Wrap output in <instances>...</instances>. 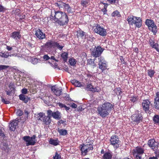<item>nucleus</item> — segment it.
I'll return each mask as SVG.
<instances>
[{"label": "nucleus", "instance_id": "1", "mask_svg": "<svg viewBox=\"0 0 159 159\" xmlns=\"http://www.w3.org/2000/svg\"><path fill=\"white\" fill-rule=\"evenodd\" d=\"M50 18L52 21L57 23L60 26L67 25L69 21L67 13L64 11H56L55 9L51 11Z\"/></svg>", "mask_w": 159, "mask_h": 159}, {"label": "nucleus", "instance_id": "2", "mask_svg": "<svg viewBox=\"0 0 159 159\" xmlns=\"http://www.w3.org/2000/svg\"><path fill=\"white\" fill-rule=\"evenodd\" d=\"M114 105L109 102H105L99 105L97 109L98 114L102 118L108 116L114 109Z\"/></svg>", "mask_w": 159, "mask_h": 159}, {"label": "nucleus", "instance_id": "3", "mask_svg": "<svg viewBox=\"0 0 159 159\" xmlns=\"http://www.w3.org/2000/svg\"><path fill=\"white\" fill-rule=\"evenodd\" d=\"M127 21L131 28L133 29V25H135L134 28H140L142 25L141 18L139 17H136L133 15L129 16L127 18Z\"/></svg>", "mask_w": 159, "mask_h": 159}, {"label": "nucleus", "instance_id": "4", "mask_svg": "<svg viewBox=\"0 0 159 159\" xmlns=\"http://www.w3.org/2000/svg\"><path fill=\"white\" fill-rule=\"evenodd\" d=\"M48 113L47 111V116H45V113L43 112H40L38 114L39 116L37 117L38 120L41 121L43 125H49L51 123L52 120Z\"/></svg>", "mask_w": 159, "mask_h": 159}, {"label": "nucleus", "instance_id": "5", "mask_svg": "<svg viewBox=\"0 0 159 159\" xmlns=\"http://www.w3.org/2000/svg\"><path fill=\"white\" fill-rule=\"evenodd\" d=\"M145 24L148 26L149 30L152 32L153 34L156 35L157 32V29L153 20L151 19H147L145 21Z\"/></svg>", "mask_w": 159, "mask_h": 159}, {"label": "nucleus", "instance_id": "6", "mask_svg": "<svg viewBox=\"0 0 159 159\" xmlns=\"http://www.w3.org/2000/svg\"><path fill=\"white\" fill-rule=\"evenodd\" d=\"M110 144L113 146L115 150L121 146V141L118 137L116 135H112L110 138Z\"/></svg>", "mask_w": 159, "mask_h": 159}, {"label": "nucleus", "instance_id": "7", "mask_svg": "<svg viewBox=\"0 0 159 159\" xmlns=\"http://www.w3.org/2000/svg\"><path fill=\"white\" fill-rule=\"evenodd\" d=\"M80 146H81L80 149L81 154L83 156L87 155L90 151L92 150L93 149V145L91 143L86 144L83 143Z\"/></svg>", "mask_w": 159, "mask_h": 159}, {"label": "nucleus", "instance_id": "8", "mask_svg": "<svg viewBox=\"0 0 159 159\" xmlns=\"http://www.w3.org/2000/svg\"><path fill=\"white\" fill-rule=\"evenodd\" d=\"M93 28L95 33L99 34L101 36L103 37L107 35L106 30L102 26H101L99 24H95L93 26Z\"/></svg>", "mask_w": 159, "mask_h": 159}, {"label": "nucleus", "instance_id": "9", "mask_svg": "<svg viewBox=\"0 0 159 159\" xmlns=\"http://www.w3.org/2000/svg\"><path fill=\"white\" fill-rule=\"evenodd\" d=\"M143 117L141 113H134L131 116V122L133 124H138L143 121Z\"/></svg>", "mask_w": 159, "mask_h": 159}, {"label": "nucleus", "instance_id": "10", "mask_svg": "<svg viewBox=\"0 0 159 159\" xmlns=\"http://www.w3.org/2000/svg\"><path fill=\"white\" fill-rule=\"evenodd\" d=\"M104 49L100 45L95 46L93 50L92 51V55L95 58L99 57L102 53Z\"/></svg>", "mask_w": 159, "mask_h": 159}, {"label": "nucleus", "instance_id": "11", "mask_svg": "<svg viewBox=\"0 0 159 159\" xmlns=\"http://www.w3.org/2000/svg\"><path fill=\"white\" fill-rule=\"evenodd\" d=\"M36 138V135H34L31 137L29 136H25L23 137V139L26 142V146H29V145H34L35 144Z\"/></svg>", "mask_w": 159, "mask_h": 159}, {"label": "nucleus", "instance_id": "12", "mask_svg": "<svg viewBox=\"0 0 159 159\" xmlns=\"http://www.w3.org/2000/svg\"><path fill=\"white\" fill-rule=\"evenodd\" d=\"M98 60L99 68L101 69L102 72H103L106 69L108 70V69H107L108 66L107 62L104 59L103 57H100L98 58Z\"/></svg>", "mask_w": 159, "mask_h": 159}, {"label": "nucleus", "instance_id": "13", "mask_svg": "<svg viewBox=\"0 0 159 159\" xmlns=\"http://www.w3.org/2000/svg\"><path fill=\"white\" fill-rule=\"evenodd\" d=\"M143 110L146 112H149V111L152 108V104L148 99L144 100L142 103Z\"/></svg>", "mask_w": 159, "mask_h": 159}, {"label": "nucleus", "instance_id": "14", "mask_svg": "<svg viewBox=\"0 0 159 159\" xmlns=\"http://www.w3.org/2000/svg\"><path fill=\"white\" fill-rule=\"evenodd\" d=\"M86 90L92 91L93 93L98 92L100 91V89L98 87L94 88L92 83L91 82H88L86 84V87H83Z\"/></svg>", "mask_w": 159, "mask_h": 159}, {"label": "nucleus", "instance_id": "15", "mask_svg": "<svg viewBox=\"0 0 159 159\" xmlns=\"http://www.w3.org/2000/svg\"><path fill=\"white\" fill-rule=\"evenodd\" d=\"M48 115L50 117H52L53 118L56 120H60L61 117V113L58 111L53 112L51 110H47Z\"/></svg>", "mask_w": 159, "mask_h": 159}, {"label": "nucleus", "instance_id": "16", "mask_svg": "<svg viewBox=\"0 0 159 159\" xmlns=\"http://www.w3.org/2000/svg\"><path fill=\"white\" fill-rule=\"evenodd\" d=\"M36 38L39 40H43L46 38L45 34L43 33L39 29H38L35 30L34 34Z\"/></svg>", "mask_w": 159, "mask_h": 159}, {"label": "nucleus", "instance_id": "17", "mask_svg": "<svg viewBox=\"0 0 159 159\" xmlns=\"http://www.w3.org/2000/svg\"><path fill=\"white\" fill-rule=\"evenodd\" d=\"M51 90L54 94L57 96H59L62 94V90L61 87H58L55 85L52 87Z\"/></svg>", "mask_w": 159, "mask_h": 159}, {"label": "nucleus", "instance_id": "18", "mask_svg": "<svg viewBox=\"0 0 159 159\" xmlns=\"http://www.w3.org/2000/svg\"><path fill=\"white\" fill-rule=\"evenodd\" d=\"M158 144V143L156 142L154 139H150L148 142V145L154 151L157 149Z\"/></svg>", "mask_w": 159, "mask_h": 159}, {"label": "nucleus", "instance_id": "19", "mask_svg": "<svg viewBox=\"0 0 159 159\" xmlns=\"http://www.w3.org/2000/svg\"><path fill=\"white\" fill-rule=\"evenodd\" d=\"M10 90H7L6 89L5 91L7 93V94L8 95H10L11 93H14L15 92V88L14 84L13 83H10L8 85Z\"/></svg>", "mask_w": 159, "mask_h": 159}, {"label": "nucleus", "instance_id": "20", "mask_svg": "<svg viewBox=\"0 0 159 159\" xmlns=\"http://www.w3.org/2000/svg\"><path fill=\"white\" fill-rule=\"evenodd\" d=\"M10 36L14 40L18 41L21 38V35L20 31H14L11 33Z\"/></svg>", "mask_w": 159, "mask_h": 159}, {"label": "nucleus", "instance_id": "21", "mask_svg": "<svg viewBox=\"0 0 159 159\" xmlns=\"http://www.w3.org/2000/svg\"><path fill=\"white\" fill-rule=\"evenodd\" d=\"M18 122L16 120H14L10 122L9 125V127L10 130L14 131L16 129V127L18 125Z\"/></svg>", "mask_w": 159, "mask_h": 159}, {"label": "nucleus", "instance_id": "22", "mask_svg": "<svg viewBox=\"0 0 159 159\" xmlns=\"http://www.w3.org/2000/svg\"><path fill=\"white\" fill-rule=\"evenodd\" d=\"M55 41L49 40L45 44V47L48 49H51L52 48H54Z\"/></svg>", "mask_w": 159, "mask_h": 159}, {"label": "nucleus", "instance_id": "23", "mask_svg": "<svg viewBox=\"0 0 159 159\" xmlns=\"http://www.w3.org/2000/svg\"><path fill=\"white\" fill-rule=\"evenodd\" d=\"M71 82L72 84L74 85L75 86L77 87H85V84L83 83H81L80 81L75 79L71 80Z\"/></svg>", "mask_w": 159, "mask_h": 159}, {"label": "nucleus", "instance_id": "24", "mask_svg": "<svg viewBox=\"0 0 159 159\" xmlns=\"http://www.w3.org/2000/svg\"><path fill=\"white\" fill-rule=\"evenodd\" d=\"M156 98L154 99V106L156 109H159V92L156 94Z\"/></svg>", "mask_w": 159, "mask_h": 159}, {"label": "nucleus", "instance_id": "25", "mask_svg": "<svg viewBox=\"0 0 159 159\" xmlns=\"http://www.w3.org/2000/svg\"><path fill=\"white\" fill-rule=\"evenodd\" d=\"M149 43L150 46L153 48H155L158 52H159L158 44L157 43H155L153 40L150 39L149 40Z\"/></svg>", "mask_w": 159, "mask_h": 159}, {"label": "nucleus", "instance_id": "26", "mask_svg": "<svg viewBox=\"0 0 159 159\" xmlns=\"http://www.w3.org/2000/svg\"><path fill=\"white\" fill-rule=\"evenodd\" d=\"M144 149L140 146L136 147L135 149L133 150V152L139 153L140 154H143L144 153Z\"/></svg>", "mask_w": 159, "mask_h": 159}, {"label": "nucleus", "instance_id": "27", "mask_svg": "<svg viewBox=\"0 0 159 159\" xmlns=\"http://www.w3.org/2000/svg\"><path fill=\"white\" fill-rule=\"evenodd\" d=\"M19 99L20 100L24 102L25 103H27L30 100V98L28 96H25L23 94H20L19 95Z\"/></svg>", "mask_w": 159, "mask_h": 159}, {"label": "nucleus", "instance_id": "28", "mask_svg": "<svg viewBox=\"0 0 159 159\" xmlns=\"http://www.w3.org/2000/svg\"><path fill=\"white\" fill-rule=\"evenodd\" d=\"M85 33L82 30L80 29L77 32V36L78 38L85 39L86 37Z\"/></svg>", "mask_w": 159, "mask_h": 159}, {"label": "nucleus", "instance_id": "29", "mask_svg": "<svg viewBox=\"0 0 159 159\" xmlns=\"http://www.w3.org/2000/svg\"><path fill=\"white\" fill-rule=\"evenodd\" d=\"M64 47V44L62 42H55L54 48H57L60 50H61Z\"/></svg>", "mask_w": 159, "mask_h": 159}, {"label": "nucleus", "instance_id": "30", "mask_svg": "<svg viewBox=\"0 0 159 159\" xmlns=\"http://www.w3.org/2000/svg\"><path fill=\"white\" fill-rule=\"evenodd\" d=\"M66 3L63 2L62 1L60 0L57 1V2H55L54 5L55 6L58 7L59 9H61L64 7V6L66 5Z\"/></svg>", "mask_w": 159, "mask_h": 159}, {"label": "nucleus", "instance_id": "31", "mask_svg": "<svg viewBox=\"0 0 159 159\" xmlns=\"http://www.w3.org/2000/svg\"><path fill=\"white\" fill-rule=\"evenodd\" d=\"M49 143L50 144L57 146L59 144L60 141L57 138L56 139L50 138L49 141Z\"/></svg>", "mask_w": 159, "mask_h": 159}, {"label": "nucleus", "instance_id": "32", "mask_svg": "<svg viewBox=\"0 0 159 159\" xmlns=\"http://www.w3.org/2000/svg\"><path fill=\"white\" fill-rule=\"evenodd\" d=\"M112 155L110 152H107L104 153L102 159H112Z\"/></svg>", "mask_w": 159, "mask_h": 159}, {"label": "nucleus", "instance_id": "33", "mask_svg": "<svg viewBox=\"0 0 159 159\" xmlns=\"http://www.w3.org/2000/svg\"><path fill=\"white\" fill-rule=\"evenodd\" d=\"M64 9L67 11L68 14H72L73 12L69 4H66V5L64 6Z\"/></svg>", "mask_w": 159, "mask_h": 159}, {"label": "nucleus", "instance_id": "34", "mask_svg": "<svg viewBox=\"0 0 159 159\" xmlns=\"http://www.w3.org/2000/svg\"><path fill=\"white\" fill-rule=\"evenodd\" d=\"M100 4H102L104 5V8L102 9L101 11L103 12V15L107 14V8L108 6L109 5L107 3H104L103 2L101 1L100 2Z\"/></svg>", "mask_w": 159, "mask_h": 159}, {"label": "nucleus", "instance_id": "35", "mask_svg": "<svg viewBox=\"0 0 159 159\" xmlns=\"http://www.w3.org/2000/svg\"><path fill=\"white\" fill-rule=\"evenodd\" d=\"M68 54L67 52H64L61 54V57H62L65 62H66L68 57Z\"/></svg>", "mask_w": 159, "mask_h": 159}, {"label": "nucleus", "instance_id": "36", "mask_svg": "<svg viewBox=\"0 0 159 159\" xmlns=\"http://www.w3.org/2000/svg\"><path fill=\"white\" fill-rule=\"evenodd\" d=\"M89 1V0H81V4L84 7H86L88 6Z\"/></svg>", "mask_w": 159, "mask_h": 159}, {"label": "nucleus", "instance_id": "37", "mask_svg": "<svg viewBox=\"0 0 159 159\" xmlns=\"http://www.w3.org/2000/svg\"><path fill=\"white\" fill-rule=\"evenodd\" d=\"M58 132L59 133L60 135H65L67 134V130L64 129H60L59 128L58 129Z\"/></svg>", "mask_w": 159, "mask_h": 159}, {"label": "nucleus", "instance_id": "38", "mask_svg": "<svg viewBox=\"0 0 159 159\" xmlns=\"http://www.w3.org/2000/svg\"><path fill=\"white\" fill-rule=\"evenodd\" d=\"M133 155L135 157V159H142V156L143 154H140L139 153L133 152Z\"/></svg>", "mask_w": 159, "mask_h": 159}, {"label": "nucleus", "instance_id": "39", "mask_svg": "<svg viewBox=\"0 0 159 159\" xmlns=\"http://www.w3.org/2000/svg\"><path fill=\"white\" fill-rule=\"evenodd\" d=\"M147 72L148 75L151 78L153 77L155 73L154 70L151 69L148 70Z\"/></svg>", "mask_w": 159, "mask_h": 159}, {"label": "nucleus", "instance_id": "40", "mask_svg": "<svg viewBox=\"0 0 159 159\" xmlns=\"http://www.w3.org/2000/svg\"><path fill=\"white\" fill-rule=\"evenodd\" d=\"M111 16L113 17L117 16V17H120V12L118 10H116L114 11L112 13Z\"/></svg>", "mask_w": 159, "mask_h": 159}, {"label": "nucleus", "instance_id": "41", "mask_svg": "<svg viewBox=\"0 0 159 159\" xmlns=\"http://www.w3.org/2000/svg\"><path fill=\"white\" fill-rule=\"evenodd\" d=\"M157 150L155 152V153L156 154L155 157H150V159L155 158V159H158L159 157V149H157Z\"/></svg>", "mask_w": 159, "mask_h": 159}, {"label": "nucleus", "instance_id": "42", "mask_svg": "<svg viewBox=\"0 0 159 159\" xmlns=\"http://www.w3.org/2000/svg\"><path fill=\"white\" fill-rule=\"evenodd\" d=\"M9 55L8 52H0V56L2 57L7 58L9 57Z\"/></svg>", "mask_w": 159, "mask_h": 159}, {"label": "nucleus", "instance_id": "43", "mask_svg": "<svg viewBox=\"0 0 159 159\" xmlns=\"http://www.w3.org/2000/svg\"><path fill=\"white\" fill-rule=\"evenodd\" d=\"M153 120L155 123H159V115H155L153 117Z\"/></svg>", "mask_w": 159, "mask_h": 159}, {"label": "nucleus", "instance_id": "44", "mask_svg": "<svg viewBox=\"0 0 159 159\" xmlns=\"http://www.w3.org/2000/svg\"><path fill=\"white\" fill-rule=\"evenodd\" d=\"M107 1L111 4H118V0H107Z\"/></svg>", "mask_w": 159, "mask_h": 159}, {"label": "nucleus", "instance_id": "45", "mask_svg": "<svg viewBox=\"0 0 159 159\" xmlns=\"http://www.w3.org/2000/svg\"><path fill=\"white\" fill-rule=\"evenodd\" d=\"M69 62L71 66H74L76 63V60L73 58H70L69 60Z\"/></svg>", "mask_w": 159, "mask_h": 159}, {"label": "nucleus", "instance_id": "46", "mask_svg": "<svg viewBox=\"0 0 159 159\" xmlns=\"http://www.w3.org/2000/svg\"><path fill=\"white\" fill-rule=\"evenodd\" d=\"M53 159H62V158L61 155L56 152L55 153V156L53 157Z\"/></svg>", "mask_w": 159, "mask_h": 159}, {"label": "nucleus", "instance_id": "47", "mask_svg": "<svg viewBox=\"0 0 159 159\" xmlns=\"http://www.w3.org/2000/svg\"><path fill=\"white\" fill-rule=\"evenodd\" d=\"M4 129L2 127L0 128V137H2L3 138H5L6 137V135L4 134L3 130H4Z\"/></svg>", "mask_w": 159, "mask_h": 159}, {"label": "nucleus", "instance_id": "48", "mask_svg": "<svg viewBox=\"0 0 159 159\" xmlns=\"http://www.w3.org/2000/svg\"><path fill=\"white\" fill-rule=\"evenodd\" d=\"M12 12L15 15L18 16L20 13V10L19 9H16L15 10H13Z\"/></svg>", "mask_w": 159, "mask_h": 159}, {"label": "nucleus", "instance_id": "49", "mask_svg": "<svg viewBox=\"0 0 159 159\" xmlns=\"http://www.w3.org/2000/svg\"><path fill=\"white\" fill-rule=\"evenodd\" d=\"M116 93L118 96L120 95L121 93H122L121 91V89L120 87H118L116 89Z\"/></svg>", "mask_w": 159, "mask_h": 159}, {"label": "nucleus", "instance_id": "50", "mask_svg": "<svg viewBox=\"0 0 159 159\" xmlns=\"http://www.w3.org/2000/svg\"><path fill=\"white\" fill-rule=\"evenodd\" d=\"M2 150L5 151L6 152L8 153L10 151L11 148H9L8 146L6 147H2Z\"/></svg>", "mask_w": 159, "mask_h": 159}, {"label": "nucleus", "instance_id": "51", "mask_svg": "<svg viewBox=\"0 0 159 159\" xmlns=\"http://www.w3.org/2000/svg\"><path fill=\"white\" fill-rule=\"evenodd\" d=\"M139 99L138 96H133V97H131L130 100L133 102H134L136 101H137Z\"/></svg>", "mask_w": 159, "mask_h": 159}, {"label": "nucleus", "instance_id": "52", "mask_svg": "<svg viewBox=\"0 0 159 159\" xmlns=\"http://www.w3.org/2000/svg\"><path fill=\"white\" fill-rule=\"evenodd\" d=\"M9 67L8 66H6L3 65H0V71L2 70L6 69Z\"/></svg>", "mask_w": 159, "mask_h": 159}, {"label": "nucleus", "instance_id": "53", "mask_svg": "<svg viewBox=\"0 0 159 159\" xmlns=\"http://www.w3.org/2000/svg\"><path fill=\"white\" fill-rule=\"evenodd\" d=\"M16 113L19 116H21L23 115V112L21 110L19 109L17 111Z\"/></svg>", "mask_w": 159, "mask_h": 159}, {"label": "nucleus", "instance_id": "54", "mask_svg": "<svg viewBox=\"0 0 159 159\" xmlns=\"http://www.w3.org/2000/svg\"><path fill=\"white\" fill-rule=\"evenodd\" d=\"M39 62V60L37 58H33L32 59V63L34 64H36Z\"/></svg>", "mask_w": 159, "mask_h": 159}, {"label": "nucleus", "instance_id": "55", "mask_svg": "<svg viewBox=\"0 0 159 159\" xmlns=\"http://www.w3.org/2000/svg\"><path fill=\"white\" fill-rule=\"evenodd\" d=\"M6 10V9L2 5H0V12H4Z\"/></svg>", "mask_w": 159, "mask_h": 159}, {"label": "nucleus", "instance_id": "56", "mask_svg": "<svg viewBox=\"0 0 159 159\" xmlns=\"http://www.w3.org/2000/svg\"><path fill=\"white\" fill-rule=\"evenodd\" d=\"M120 60L121 61V63L124 64H126V62L125 61L124 58L122 56H120Z\"/></svg>", "mask_w": 159, "mask_h": 159}, {"label": "nucleus", "instance_id": "57", "mask_svg": "<svg viewBox=\"0 0 159 159\" xmlns=\"http://www.w3.org/2000/svg\"><path fill=\"white\" fill-rule=\"evenodd\" d=\"M2 101L5 104H8L10 103L9 101L8 100L6 99H4L3 98L2 99Z\"/></svg>", "mask_w": 159, "mask_h": 159}, {"label": "nucleus", "instance_id": "58", "mask_svg": "<svg viewBox=\"0 0 159 159\" xmlns=\"http://www.w3.org/2000/svg\"><path fill=\"white\" fill-rule=\"evenodd\" d=\"M27 89H23L21 90V93L23 94H25L27 93Z\"/></svg>", "mask_w": 159, "mask_h": 159}, {"label": "nucleus", "instance_id": "59", "mask_svg": "<svg viewBox=\"0 0 159 159\" xmlns=\"http://www.w3.org/2000/svg\"><path fill=\"white\" fill-rule=\"evenodd\" d=\"M63 97L65 98V99L66 100L70 101L71 100V98H70L69 95L66 94V96Z\"/></svg>", "mask_w": 159, "mask_h": 159}, {"label": "nucleus", "instance_id": "60", "mask_svg": "<svg viewBox=\"0 0 159 159\" xmlns=\"http://www.w3.org/2000/svg\"><path fill=\"white\" fill-rule=\"evenodd\" d=\"M43 58L45 60L47 61L50 59V58L47 55H45L43 56Z\"/></svg>", "mask_w": 159, "mask_h": 159}, {"label": "nucleus", "instance_id": "61", "mask_svg": "<svg viewBox=\"0 0 159 159\" xmlns=\"http://www.w3.org/2000/svg\"><path fill=\"white\" fill-rule=\"evenodd\" d=\"M72 108H75L77 107V105L74 103H72L70 105Z\"/></svg>", "mask_w": 159, "mask_h": 159}, {"label": "nucleus", "instance_id": "62", "mask_svg": "<svg viewBox=\"0 0 159 159\" xmlns=\"http://www.w3.org/2000/svg\"><path fill=\"white\" fill-rule=\"evenodd\" d=\"M58 104L61 108L64 107V106H65V104L60 102L58 103Z\"/></svg>", "mask_w": 159, "mask_h": 159}, {"label": "nucleus", "instance_id": "63", "mask_svg": "<svg viewBox=\"0 0 159 159\" xmlns=\"http://www.w3.org/2000/svg\"><path fill=\"white\" fill-rule=\"evenodd\" d=\"M64 122L63 121V120H61L58 121V125H61V124H63L64 123Z\"/></svg>", "mask_w": 159, "mask_h": 159}, {"label": "nucleus", "instance_id": "64", "mask_svg": "<svg viewBox=\"0 0 159 159\" xmlns=\"http://www.w3.org/2000/svg\"><path fill=\"white\" fill-rule=\"evenodd\" d=\"M6 48L8 51H10L12 49V48L11 47H10L9 46H7Z\"/></svg>", "mask_w": 159, "mask_h": 159}]
</instances>
